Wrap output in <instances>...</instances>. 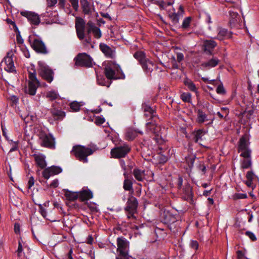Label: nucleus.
I'll list each match as a JSON object with an SVG mask.
<instances>
[{"label":"nucleus","mask_w":259,"mask_h":259,"mask_svg":"<svg viewBox=\"0 0 259 259\" xmlns=\"http://www.w3.org/2000/svg\"><path fill=\"white\" fill-rule=\"evenodd\" d=\"M75 28L77 38L80 40H82V45L84 46L91 45L92 48L94 46L92 45V37L90 34H88L85 37L86 22L85 21L80 17H77L75 19Z\"/></svg>","instance_id":"f257e3e1"},{"label":"nucleus","mask_w":259,"mask_h":259,"mask_svg":"<svg viewBox=\"0 0 259 259\" xmlns=\"http://www.w3.org/2000/svg\"><path fill=\"white\" fill-rule=\"evenodd\" d=\"M97 150L96 146H90L87 147L80 145L74 146L71 151V154L73 155L77 159L83 163L88 161V156L94 153Z\"/></svg>","instance_id":"f03ea898"},{"label":"nucleus","mask_w":259,"mask_h":259,"mask_svg":"<svg viewBox=\"0 0 259 259\" xmlns=\"http://www.w3.org/2000/svg\"><path fill=\"white\" fill-rule=\"evenodd\" d=\"M104 73L107 79L110 80L125 78L120 66L112 61L109 62L104 68Z\"/></svg>","instance_id":"7ed1b4c3"},{"label":"nucleus","mask_w":259,"mask_h":259,"mask_svg":"<svg viewBox=\"0 0 259 259\" xmlns=\"http://www.w3.org/2000/svg\"><path fill=\"white\" fill-rule=\"evenodd\" d=\"M28 88L26 89L25 92L31 96H34L40 83L36 77V70L33 67L28 70Z\"/></svg>","instance_id":"20e7f679"},{"label":"nucleus","mask_w":259,"mask_h":259,"mask_svg":"<svg viewBox=\"0 0 259 259\" xmlns=\"http://www.w3.org/2000/svg\"><path fill=\"white\" fill-rule=\"evenodd\" d=\"M28 42L31 48L37 53L47 54L48 51L41 38L35 35H30L28 37Z\"/></svg>","instance_id":"39448f33"},{"label":"nucleus","mask_w":259,"mask_h":259,"mask_svg":"<svg viewBox=\"0 0 259 259\" xmlns=\"http://www.w3.org/2000/svg\"><path fill=\"white\" fill-rule=\"evenodd\" d=\"M250 142H249V138L247 135H243L239 139L238 144V152H241V157H248L249 153H251V150L249 148V146Z\"/></svg>","instance_id":"423d86ee"},{"label":"nucleus","mask_w":259,"mask_h":259,"mask_svg":"<svg viewBox=\"0 0 259 259\" xmlns=\"http://www.w3.org/2000/svg\"><path fill=\"white\" fill-rule=\"evenodd\" d=\"M138 202L136 197L132 195L128 196L126 205L124 208V210L127 213V218L128 219H136L135 213L137 212Z\"/></svg>","instance_id":"0eeeda50"},{"label":"nucleus","mask_w":259,"mask_h":259,"mask_svg":"<svg viewBox=\"0 0 259 259\" xmlns=\"http://www.w3.org/2000/svg\"><path fill=\"white\" fill-rule=\"evenodd\" d=\"M75 65L87 68L93 65V59L85 53H79L74 59Z\"/></svg>","instance_id":"6e6552de"},{"label":"nucleus","mask_w":259,"mask_h":259,"mask_svg":"<svg viewBox=\"0 0 259 259\" xmlns=\"http://www.w3.org/2000/svg\"><path fill=\"white\" fill-rule=\"evenodd\" d=\"M14 55L12 52H8L2 61L1 65L3 66L4 69L7 72L16 73V69L14 65Z\"/></svg>","instance_id":"1a4fd4ad"},{"label":"nucleus","mask_w":259,"mask_h":259,"mask_svg":"<svg viewBox=\"0 0 259 259\" xmlns=\"http://www.w3.org/2000/svg\"><path fill=\"white\" fill-rule=\"evenodd\" d=\"M131 150V148L128 144H123L112 149L110 154L114 158H120L125 157Z\"/></svg>","instance_id":"9d476101"},{"label":"nucleus","mask_w":259,"mask_h":259,"mask_svg":"<svg viewBox=\"0 0 259 259\" xmlns=\"http://www.w3.org/2000/svg\"><path fill=\"white\" fill-rule=\"evenodd\" d=\"M160 218L161 222L167 225L169 229L171 230L170 225L177 221V216L172 214L170 211L164 209L161 210Z\"/></svg>","instance_id":"9b49d317"},{"label":"nucleus","mask_w":259,"mask_h":259,"mask_svg":"<svg viewBox=\"0 0 259 259\" xmlns=\"http://www.w3.org/2000/svg\"><path fill=\"white\" fill-rule=\"evenodd\" d=\"M141 109L144 112V117L147 120L158 118L155 108L150 106L148 102H144L142 104Z\"/></svg>","instance_id":"f8f14e48"},{"label":"nucleus","mask_w":259,"mask_h":259,"mask_svg":"<svg viewBox=\"0 0 259 259\" xmlns=\"http://www.w3.org/2000/svg\"><path fill=\"white\" fill-rule=\"evenodd\" d=\"M39 74L41 77L49 83H51L54 79V72L49 66L40 65L38 69Z\"/></svg>","instance_id":"ddd939ff"},{"label":"nucleus","mask_w":259,"mask_h":259,"mask_svg":"<svg viewBox=\"0 0 259 259\" xmlns=\"http://www.w3.org/2000/svg\"><path fill=\"white\" fill-rule=\"evenodd\" d=\"M117 255L124 256L128 253L129 251V242L124 237H118L117 239Z\"/></svg>","instance_id":"4468645a"},{"label":"nucleus","mask_w":259,"mask_h":259,"mask_svg":"<svg viewBox=\"0 0 259 259\" xmlns=\"http://www.w3.org/2000/svg\"><path fill=\"white\" fill-rule=\"evenodd\" d=\"M39 140L41 141V146L50 149L55 148V138L52 134L42 133L39 136Z\"/></svg>","instance_id":"2eb2a0df"},{"label":"nucleus","mask_w":259,"mask_h":259,"mask_svg":"<svg viewBox=\"0 0 259 259\" xmlns=\"http://www.w3.org/2000/svg\"><path fill=\"white\" fill-rule=\"evenodd\" d=\"M193 197L194 193L192 191V187L187 183L183 188L182 198L183 200L189 202L190 204H193L194 203Z\"/></svg>","instance_id":"dca6fc26"},{"label":"nucleus","mask_w":259,"mask_h":259,"mask_svg":"<svg viewBox=\"0 0 259 259\" xmlns=\"http://www.w3.org/2000/svg\"><path fill=\"white\" fill-rule=\"evenodd\" d=\"M80 4L82 12L84 15L91 16L95 11L94 4L88 0H80Z\"/></svg>","instance_id":"f3484780"},{"label":"nucleus","mask_w":259,"mask_h":259,"mask_svg":"<svg viewBox=\"0 0 259 259\" xmlns=\"http://www.w3.org/2000/svg\"><path fill=\"white\" fill-rule=\"evenodd\" d=\"M62 171V169L60 166L53 165L44 169L42 172V177L46 180H48L50 177L58 175Z\"/></svg>","instance_id":"a211bd4d"},{"label":"nucleus","mask_w":259,"mask_h":259,"mask_svg":"<svg viewBox=\"0 0 259 259\" xmlns=\"http://www.w3.org/2000/svg\"><path fill=\"white\" fill-rule=\"evenodd\" d=\"M20 14L22 16L27 18L28 21L31 24L38 25L40 22L39 16L34 12L30 11H22L20 12Z\"/></svg>","instance_id":"6ab92c4d"},{"label":"nucleus","mask_w":259,"mask_h":259,"mask_svg":"<svg viewBox=\"0 0 259 259\" xmlns=\"http://www.w3.org/2000/svg\"><path fill=\"white\" fill-rule=\"evenodd\" d=\"M87 33L88 34L92 32L94 37L99 39L102 37V33L100 29L97 27L95 24L92 21H90L86 24Z\"/></svg>","instance_id":"aec40b11"},{"label":"nucleus","mask_w":259,"mask_h":259,"mask_svg":"<svg viewBox=\"0 0 259 259\" xmlns=\"http://www.w3.org/2000/svg\"><path fill=\"white\" fill-rule=\"evenodd\" d=\"M245 178L246 180L244 182V183L248 187L251 188L253 190L256 186V179L258 180L257 176L251 170L246 172Z\"/></svg>","instance_id":"412c9836"},{"label":"nucleus","mask_w":259,"mask_h":259,"mask_svg":"<svg viewBox=\"0 0 259 259\" xmlns=\"http://www.w3.org/2000/svg\"><path fill=\"white\" fill-rule=\"evenodd\" d=\"M229 24L231 28H232L236 27L238 28L241 26L240 23H241V19L238 13L236 12L230 10L229 11Z\"/></svg>","instance_id":"4be33fe9"},{"label":"nucleus","mask_w":259,"mask_h":259,"mask_svg":"<svg viewBox=\"0 0 259 259\" xmlns=\"http://www.w3.org/2000/svg\"><path fill=\"white\" fill-rule=\"evenodd\" d=\"M50 113L54 120L61 121L66 116V113L60 108H57L54 105L50 109Z\"/></svg>","instance_id":"5701e85b"},{"label":"nucleus","mask_w":259,"mask_h":259,"mask_svg":"<svg viewBox=\"0 0 259 259\" xmlns=\"http://www.w3.org/2000/svg\"><path fill=\"white\" fill-rule=\"evenodd\" d=\"M100 49L105 56L108 58L114 59L115 57V51L107 45L101 43L99 45Z\"/></svg>","instance_id":"b1692460"},{"label":"nucleus","mask_w":259,"mask_h":259,"mask_svg":"<svg viewBox=\"0 0 259 259\" xmlns=\"http://www.w3.org/2000/svg\"><path fill=\"white\" fill-rule=\"evenodd\" d=\"M220 60L218 57L212 56L207 61L204 62L201 64V67L203 70H208L211 68L215 67L220 63Z\"/></svg>","instance_id":"393cba45"},{"label":"nucleus","mask_w":259,"mask_h":259,"mask_svg":"<svg viewBox=\"0 0 259 259\" xmlns=\"http://www.w3.org/2000/svg\"><path fill=\"white\" fill-rule=\"evenodd\" d=\"M78 199L80 201H87L93 197L92 192L87 188H83L82 190L78 192Z\"/></svg>","instance_id":"a878e982"},{"label":"nucleus","mask_w":259,"mask_h":259,"mask_svg":"<svg viewBox=\"0 0 259 259\" xmlns=\"http://www.w3.org/2000/svg\"><path fill=\"white\" fill-rule=\"evenodd\" d=\"M203 46L204 52L211 55L214 48L217 46V43L212 39H206L204 40Z\"/></svg>","instance_id":"bb28decb"},{"label":"nucleus","mask_w":259,"mask_h":259,"mask_svg":"<svg viewBox=\"0 0 259 259\" xmlns=\"http://www.w3.org/2000/svg\"><path fill=\"white\" fill-rule=\"evenodd\" d=\"M123 176L125 179L123 182V188L124 190L131 192V194H132L134 192V189L133 188V179H129L127 171L123 173Z\"/></svg>","instance_id":"cd10ccee"},{"label":"nucleus","mask_w":259,"mask_h":259,"mask_svg":"<svg viewBox=\"0 0 259 259\" xmlns=\"http://www.w3.org/2000/svg\"><path fill=\"white\" fill-rule=\"evenodd\" d=\"M141 66L145 72L150 74L154 69H157L158 68L156 64L148 59H147Z\"/></svg>","instance_id":"c85d7f7f"},{"label":"nucleus","mask_w":259,"mask_h":259,"mask_svg":"<svg viewBox=\"0 0 259 259\" xmlns=\"http://www.w3.org/2000/svg\"><path fill=\"white\" fill-rule=\"evenodd\" d=\"M183 83L189 90L194 92L196 95L198 94V88L191 79L188 77H185L183 79Z\"/></svg>","instance_id":"c756f323"},{"label":"nucleus","mask_w":259,"mask_h":259,"mask_svg":"<svg viewBox=\"0 0 259 259\" xmlns=\"http://www.w3.org/2000/svg\"><path fill=\"white\" fill-rule=\"evenodd\" d=\"M34 157L36 165L41 169H44L46 167L47 163L45 160L46 157L45 155L42 154H34Z\"/></svg>","instance_id":"7c9ffc66"},{"label":"nucleus","mask_w":259,"mask_h":259,"mask_svg":"<svg viewBox=\"0 0 259 259\" xmlns=\"http://www.w3.org/2000/svg\"><path fill=\"white\" fill-rule=\"evenodd\" d=\"M64 196L69 201H75L78 198V192H72L68 189H63Z\"/></svg>","instance_id":"2f4dec72"},{"label":"nucleus","mask_w":259,"mask_h":259,"mask_svg":"<svg viewBox=\"0 0 259 259\" xmlns=\"http://www.w3.org/2000/svg\"><path fill=\"white\" fill-rule=\"evenodd\" d=\"M232 37V32L229 31L228 29L220 28H219L218 34V38L220 40H223L224 38H230Z\"/></svg>","instance_id":"473e14b6"},{"label":"nucleus","mask_w":259,"mask_h":259,"mask_svg":"<svg viewBox=\"0 0 259 259\" xmlns=\"http://www.w3.org/2000/svg\"><path fill=\"white\" fill-rule=\"evenodd\" d=\"M197 113V117L196 118V122L198 123L202 124L205 121L208 120L207 114L202 109H198Z\"/></svg>","instance_id":"72a5a7b5"},{"label":"nucleus","mask_w":259,"mask_h":259,"mask_svg":"<svg viewBox=\"0 0 259 259\" xmlns=\"http://www.w3.org/2000/svg\"><path fill=\"white\" fill-rule=\"evenodd\" d=\"M133 174L135 178L138 181H143L145 178V171L138 168H134Z\"/></svg>","instance_id":"f704fd0d"},{"label":"nucleus","mask_w":259,"mask_h":259,"mask_svg":"<svg viewBox=\"0 0 259 259\" xmlns=\"http://www.w3.org/2000/svg\"><path fill=\"white\" fill-rule=\"evenodd\" d=\"M251 154L248 157H243L244 159L241 161V167L242 169L250 168L252 165Z\"/></svg>","instance_id":"c9c22d12"},{"label":"nucleus","mask_w":259,"mask_h":259,"mask_svg":"<svg viewBox=\"0 0 259 259\" xmlns=\"http://www.w3.org/2000/svg\"><path fill=\"white\" fill-rule=\"evenodd\" d=\"M156 119L151 120L150 122H148L146 124V128L147 132H151L153 134L156 133V127H157Z\"/></svg>","instance_id":"e433bc0d"},{"label":"nucleus","mask_w":259,"mask_h":259,"mask_svg":"<svg viewBox=\"0 0 259 259\" xmlns=\"http://www.w3.org/2000/svg\"><path fill=\"white\" fill-rule=\"evenodd\" d=\"M206 133L204 129H199L193 132V139L195 143H197L199 140H202V137Z\"/></svg>","instance_id":"4c0bfd02"},{"label":"nucleus","mask_w":259,"mask_h":259,"mask_svg":"<svg viewBox=\"0 0 259 259\" xmlns=\"http://www.w3.org/2000/svg\"><path fill=\"white\" fill-rule=\"evenodd\" d=\"M134 57L139 62L141 65L147 59L146 58L145 53L142 51H137L134 54Z\"/></svg>","instance_id":"58836bf2"},{"label":"nucleus","mask_w":259,"mask_h":259,"mask_svg":"<svg viewBox=\"0 0 259 259\" xmlns=\"http://www.w3.org/2000/svg\"><path fill=\"white\" fill-rule=\"evenodd\" d=\"M137 136V131L132 128H129L126 133V137L128 140H133Z\"/></svg>","instance_id":"ea45409f"},{"label":"nucleus","mask_w":259,"mask_h":259,"mask_svg":"<svg viewBox=\"0 0 259 259\" xmlns=\"http://www.w3.org/2000/svg\"><path fill=\"white\" fill-rule=\"evenodd\" d=\"M169 17L170 18L171 20L172 21L173 24H176L179 23V19L180 18V14L179 12H178L177 13L176 12H172L170 13L168 15Z\"/></svg>","instance_id":"a19ab883"},{"label":"nucleus","mask_w":259,"mask_h":259,"mask_svg":"<svg viewBox=\"0 0 259 259\" xmlns=\"http://www.w3.org/2000/svg\"><path fill=\"white\" fill-rule=\"evenodd\" d=\"M192 20V18L191 17H186L182 23L181 27L184 30H187L190 26V24L191 21Z\"/></svg>","instance_id":"79ce46f5"},{"label":"nucleus","mask_w":259,"mask_h":259,"mask_svg":"<svg viewBox=\"0 0 259 259\" xmlns=\"http://www.w3.org/2000/svg\"><path fill=\"white\" fill-rule=\"evenodd\" d=\"M181 99L184 102L190 103L192 96L190 93H183L180 96Z\"/></svg>","instance_id":"37998d69"},{"label":"nucleus","mask_w":259,"mask_h":259,"mask_svg":"<svg viewBox=\"0 0 259 259\" xmlns=\"http://www.w3.org/2000/svg\"><path fill=\"white\" fill-rule=\"evenodd\" d=\"M69 106L72 111L77 112L80 110L81 105L79 102L77 101H73L70 103Z\"/></svg>","instance_id":"c03bdc74"},{"label":"nucleus","mask_w":259,"mask_h":259,"mask_svg":"<svg viewBox=\"0 0 259 259\" xmlns=\"http://www.w3.org/2000/svg\"><path fill=\"white\" fill-rule=\"evenodd\" d=\"M157 161L159 164H164L168 160V157L163 154L159 153L156 156Z\"/></svg>","instance_id":"a18cd8bd"},{"label":"nucleus","mask_w":259,"mask_h":259,"mask_svg":"<svg viewBox=\"0 0 259 259\" xmlns=\"http://www.w3.org/2000/svg\"><path fill=\"white\" fill-rule=\"evenodd\" d=\"M78 1L79 0H69V2L70 4H68V8L70 7V6H72L73 10L77 12L78 10L79 5H78Z\"/></svg>","instance_id":"49530a36"},{"label":"nucleus","mask_w":259,"mask_h":259,"mask_svg":"<svg viewBox=\"0 0 259 259\" xmlns=\"http://www.w3.org/2000/svg\"><path fill=\"white\" fill-rule=\"evenodd\" d=\"M58 97V94L55 91H50L47 93L46 97L50 101L56 100Z\"/></svg>","instance_id":"de8ad7c7"},{"label":"nucleus","mask_w":259,"mask_h":259,"mask_svg":"<svg viewBox=\"0 0 259 259\" xmlns=\"http://www.w3.org/2000/svg\"><path fill=\"white\" fill-rule=\"evenodd\" d=\"M87 206L92 212H97L99 211L97 205L95 203H87Z\"/></svg>","instance_id":"09e8293b"},{"label":"nucleus","mask_w":259,"mask_h":259,"mask_svg":"<svg viewBox=\"0 0 259 259\" xmlns=\"http://www.w3.org/2000/svg\"><path fill=\"white\" fill-rule=\"evenodd\" d=\"M216 92L218 94L220 95H224L226 94V90L222 83L218 86L216 89Z\"/></svg>","instance_id":"8fccbe9b"},{"label":"nucleus","mask_w":259,"mask_h":259,"mask_svg":"<svg viewBox=\"0 0 259 259\" xmlns=\"http://www.w3.org/2000/svg\"><path fill=\"white\" fill-rule=\"evenodd\" d=\"M22 242V239H19V241H18V249L16 251L17 252L18 256L19 257L21 256V253L23 250Z\"/></svg>","instance_id":"3c124183"},{"label":"nucleus","mask_w":259,"mask_h":259,"mask_svg":"<svg viewBox=\"0 0 259 259\" xmlns=\"http://www.w3.org/2000/svg\"><path fill=\"white\" fill-rule=\"evenodd\" d=\"M247 197L246 194L245 193H235L233 195V199L235 200L245 199Z\"/></svg>","instance_id":"603ef678"},{"label":"nucleus","mask_w":259,"mask_h":259,"mask_svg":"<svg viewBox=\"0 0 259 259\" xmlns=\"http://www.w3.org/2000/svg\"><path fill=\"white\" fill-rule=\"evenodd\" d=\"M186 160L187 162L188 163V166L190 167H192L193 166V164L195 160V157L194 156L188 157H186Z\"/></svg>","instance_id":"864d4df0"},{"label":"nucleus","mask_w":259,"mask_h":259,"mask_svg":"<svg viewBox=\"0 0 259 259\" xmlns=\"http://www.w3.org/2000/svg\"><path fill=\"white\" fill-rule=\"evenodd\" d=\"M15 32L16 33V39L17 43L19 44H23L24 40L20 35V32L19 29H18V31H15Z\"/></svg>","instance_id":"5fc2aeb1"},{"label":"nucleus","mask_w":259,"mask_h":259,"mask_svg":"<svg viewBox=\"0 0 259 259\" xmlns=\"http://www.w3.org/2000/svg\"><path fill=\"white\" fill-rule=\"evenodd\" d=\"M7 22L8 24H9L10 26L12 27L11 29H14L15 31H18V28L17 27V25L14 21H12L10 19H7Z\"/></svg>","instance_id":"6e6d98bb"},{"label":"nucleus","mask_w":259,"mask_h":259,"mask_svg":"<svg viewBox=\"0 0 259 259\" xmlns=\"http://www.w3.org/2000/svg\"><path fill=\"white\" fill-rule=\"evenodd\" d=\"M47 3V10L49 8H52L54 7L57 3V0H46Z\"/></svg>","instance_id":"4d7b16f0"},{"label":"nucleus","mask_w":259,"mask_h":259,"mask_svg":"<svg viewBox=\"0 0 259 259\" xmlns=\"http://www.w3.org/2000/svg\"><path fill=\"white\" fill-rule=\"evenodd\" d=\"M105 119L104 117L97 116L96 118V120H95V122L97 125H100L102 124L103 123H104L105 122Z\"/></svg>","instance_id":"13d9d810"},{"label":"nucleus","mask_w":259,"mask_h":259,"mask_svg":"<svg viewBox=\"0 0 259 259\" xmlns=\"http://www.w3.org/2000/svg\"><path fill=\"white\" fill-rule=\"evenodd\" d=\"M245 235L247 236L252 241H254L256 240V237L255 235L251 232L247 231L245 233Z\"/></svg>","instance_id":"bf43d9fd"},{"label":"nucleus","mask_w":259,"mask_h":259,"mask_svg":"<svg viewBox=\"0 0 259 259\" xmlns=\"http://www.w3.org/2000/svg\"><path fill=\"white\" fill-rule=\"evenodd\" d=\"M156 4L161 10H164L166 8V2H164L163 1H158L156 3Z\"/></svg>","instance_id":"052dcab7"},{"label":"nucleus","mask_w":259,"mask_h":259,"mask_svg":"<svg viewBox=\"0 0 259 259\" xmlns=\"http://www.w3.org/2000/svg\"><path fill=\"white\" fill-rule=\"evenodd\" d=\"M190 246L192 248L197 250L199 247V243L196 240H192L190 242Z\"/></svg>","instance_id":"680f3d73"},{"label":"nucleus","mask_w":259,"mask_h":259,"mask_svg":"<svg viewBox=\"0 0 259 259\" xmlns=\"http://www.w3.org/2000/svg\"><path fill=\"white\" fill-rule=\"evenodd\" d=\"M39 211L44 218H46L47 211L46 209L44 208L41 204L39 205Z\"/></svg>","instance_id":"e2e57ef3"},{"label":"nucleus","mask_w":259,"mask_h":259,"mask_svg":"<svg viewBox=\"0 0 259 259\" xmlns=\"http://www.w3.org/2000/svg\"><path fill=\"white\" fill-rule=\"evenodd\" d=\"M35 180L33 177L31 176L29 178L28 182V188L30 189L31 187H32L34 184Z\"/></svg>","instance_id":"0e129e2a"},{"label":"nucleus","mask_w":259,"mask_h":259,"mask_svg":"<svg viewBox=\"0 0 259 259\" xmlns=\"http://www.w3.org/2000/svg\"><path fill=\"white\" fill-rule=\"evenodd\" d=\"M58 185H59L58 180L55 179L50 184V187L53 188H55L58 186Z\"/></svg>","instance_id":"69168bd1"},{"label":"nucleus","mask_w":259,"mask_h":259,"mask_svg":"<svg viewBox=\"0 0 259 259\" xmlns=\"http://www.w3.org/2000/svg\"><path fill=\"white\" fill-rule=\"evenodd\" d=\"M221 112L225 115V117H227L229 113V110L227 107H222L221 108Z\"/></svg>","instance_id":"338daca9"},{"label":"nucleus","mask_w":259,"mask_h":259,"mask_svg":"<svg viewBox=\"0 0 259 259\" xmlns=\"http://www.w3.org/2000/svg\"><path fill=\"white\" fill-rule=\"evenodd\" d=\"M184 55L182 53H177V60L178 62H181L184 60Z\"/></svg>","instance_id":"774afa93"}]
</instances>
